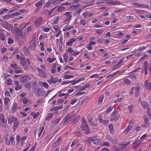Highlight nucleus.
I'll list each match as a JSON object with an SVG mask.
<instances>
[{
  "instance_id": "1",
  "label": "nucleus",
  "mask_w": 151,
  "mask_h": 151,
  "mask_svg": "<svg viewBox=\"0 0 151 151\" xmlns=\"http://www.w3.org/2000/svg\"><path fill=\"white\" fill-rule=\"evenodd\" d=\"M36 37L35 35H34L32 38V40L29 43V48L32 50H34L36 47Z\"/></svg>"
},
{
  "instance_id": "2",
  "label": "nucleus",
  "mask_w": 151,
  "mask_h": 151,
  "mask_svg": "<svg viewBox=\"0 0 151 151\" xmlns=\"http://www.w3.org/2000/svg\"><path fill=\"white\" fill-rule=\"evenodd\" d=\"M74 112L72 111L70 114L67 115L65 118V120L63 122V124L66 125L69 122L70 119L74 115Z\"/></svg>"
},
{
  "instance_id": "3",
  "label": "nucleus",
  "mask_w": 151,
  "mask_h": 151,
  "mask_svg": "<svg viewBox=\"0 0 151 151\" xmlns=\"http://www.w3.org/2000/svg\"><path fill=\"white\" fill-rule=\"evenodd\" d=\"M106 138L107 140L112 142L113 143H115L118 141L117 138L114 139L109 135H106Z\"/></svg>"
},
{
  "instance_id": "4",
  "label": "nucleus",
  "mask_w": 151,
  "mask_h": 151,
  "mask_svg": "<svg viewBox=\"0 0 151 151\" xmlns=\"http://www.w3.org/2000/svg\"><path fill=\"white\" fill-rule=\"evenodd\" d=\"M50 78V79L47 80V82L50 84H54L58 81V79L57 78H53L52 76Z\"/></svg>"
},
{
  "instance_id": "5",
  "label": "nucleus",
  "mask_w": 151,
  "mask_h": 151,
  "mask_svg": "<svg viewBox=\"0 0 151 151\" xmlns=\"http://www.w3.org/2000/svg\"><path fill=\"white\" fill-rule=\"evenodd\" d=\"M118 113L117 111L113 112L111 115V122L116 121L118 119V117L116 116V115Z\"/></svg>"
},
{
  "instance_id": "6",
  "label": "nucleus",
  "mask_w": 151,
  "mask_h": 151,
  "mask_svg": "<svg viewBox=\"0 0 151 151\" xmlns=\"http://www.w3.org/2000/svg\"><path fill=\"white\" fill-rule=\"evenodd\" d=\"M44 91L42 88L39 89L35 93L36 95L38 96H42L44 95Z\"/></svg>"
},
{
  "instance_id": "7",
  "label": "nucleus",
  "mask_w": 151,
  "mask_h": 151,
  "mask_svg": "<svg viewBox=\"0 0 151 151\" xmlns=\"http://www.w3.org/2000/svg\"><path fill=\"white\" fill-rule=\"evenodd\" d=\"M81 128L83 130H85L86 129L89 128L88 125L86 124L84 119H83L82 122Z\"/></svg>"
},
{
  "instance_id": "8",
  "label": "nucleus",
  "mask_w": 151,
  "mask_h": 151,
  "mask_svg": "<svg viewBox=\"0 0 151 151\" xmlns=\"http://www.w3.org/2000/svg\"><path fill=\"white\" fill-rule=\"evenodd\" d=\"M0 24L1 26L5 28H7L10 24L7 23L6 21L0 19Z\"/></svg>"
},
{
  "instance_id": "9",
  "label": "nucleus",
  "mask_w": 151,
  "mask_h": 151,
  "mask_svg": "<svg viewBox=\"0 0 151 151\" xmlns=\"http://www.w3.org/2000/svg\"><path fill=\"white\" fill-rule=\"evenodd\" d=\"M61 118H59L58 119H55L52 122L51 125H50V128H52L56 126L58 123L61 120Z\"/></svg>"
},
{
  "instance_id": "10",
  "label": "nucleus",
  "mask_w": 151,
  "mask_h": 151,
  "mask_svg": "<svg viewBox=\"0 0 151 151\" xmlns=\"http://www.w3.org/2000/svg\"><path fill=\"white\" fill-rule=\"evenodd\" d=\"M55 2V1L53 0H49L44 4L43 7L48 8L51 6L52 4L54 3Z\"/></svg>"
},
{
  "instance_id": "11",
  "label": "nucleus",
  "mask_w": 151,
  "mask_h": 151,
  "mask_svg": "<svg viewBox=\"0 0 151 151\" xmlns=\"http://www.w3.org/2000/svg\"><path fill=\"white\" fill-rule=\"evenodd\" d=\"M45 2L44 0H41L39 1L38 2L36 3L35 4V6L37 7V8H41L42 5Z\"/></svg>"
},
{
  "instance_id": "12",
  "label": "nucleus",
  "mask_w": 151,
  "mask_h": 151,
  "mask_svg": "<svg viewBox=\"0 0 151 151\" xmlns=\"http://www.w3.org/2000/svg\"><path fill=\"white\" fill-rule=\"evenodd\" d=\"M25 35V34L24 32H20L18 33V34H16V38L17 39H18L19 37H21L22 38H24Z\"/></svg>"
},
{
  "instance_id": "13",
  "label": "nucleus",
  "mask_w": 151,
  "mask_h": 151,
  "mask_svg": "<svg viewBox=\"0 0 151 151\" xmlns=\"http://www.w3.org/2000/svg\"><path fill=\"white\" fill-rule=\"evenodd\" d=\"M17 120L16 117L14 116L11 117L8 119V124H10L12 122L14 123Z\"/></svg>"
},
{
  "instance_id": "14",
  "label": "nucleus",
  "mask_w": 151,
  "mask_h": 151,
  "mask_svg": "<svg viewBox=\"0 0 151 151\" xmlns=\"http://www.w3.org/2000/svg\"><path fill=\"white\" fill-rule=\"evenodd\" d=\"M2 18L4 20H8L9 19L13 18V15L12 14H6L2 16Z\"/></svg>"
},
{
  "instance_id": "15",
  "label": "nucleus",
  "mask_w": 151,
  "mask_h": 151,
  "mask_svg": "<svg viewBox=\"0 0 151 151\" xmlns=\"http://www.w3.org/2000/svg\"><path fill=\"white\" fill-rule=\"evenodd\" d=\"M145 124L142 125V126L144 127L145 128H147L150 124V123L149 122V119L148 118H145Z\"/></svg>"
},
{
  "instance_id": "16",
  "label": "nucleus",
  "mask_w": 151,
  "mask_h": 151,
  "mask_svg": "<svg viewBox=\"0 0 151 151\" xmlns=\"http://www.w3.org/2000/svg\"><path fill=\"white\" fill-rule=\"evenodd\" d=\"M24 86L29 91H30L31 89V84L28 82H25L24 84Z\"/></svg>"
},
{
  "instance_id": "17",
  "label": "nucleus",
  "mask_w": 151,
  "mask_h": 151,
  "mask_svg": "<svg viewBox=\"0 0 151 151\" xmlns=\"http://www.w3.org/2000/svg\"><path fill=\"white\" fill-rule=\"evenodd\" d=\"M142 106L145 109L149 107V104L147 102L145 101H142L141 102Z\"/></svg>"
},
{
  "instance_id": "18",
  "label": "nucleus",
  "mask_w": 151,
  "mask_h": 151,
  "mask_svg": "<svg viewBox=\"0 0 151 151\" xmlns=\"http://www.w3.org/2000/svg\"><path fill=\"white\" fill-rule=\"evenodd\" d=\"M92 141L93 142L94 144L96 145L100 144L101 143V140L99 138L96 139H92Z\"/></svg>"
},
{
  "instance_id": "19",
  "label": "nucleus",
  "mask_w": 151,
  "mask_h": 151,
  "mask_svg": "<svg viewBox=\"0 0 151 151\" xmlns=\"http://www.w3.org/2000/svg\"><path fill=\"white\" fill-rule=\"evenodd\" d=\"M74 134H75V136L78 137H81L83 135V134L80 131L75 132L74 133Z\"/></svg>"
},
{
  "instance_id": "20",
  "label": "nucleus",
  "mask_w": 151,
  "mask_h": 151,
  "mask_svg": "<svg viewBox=\"0 0 151 151\" xmlns=\"http://www.w3.org/2000/svg\"><path fill=\"white\" fill-rule=\"evenodd\" d=\"M140 88L139 87H133L132 88V89L134 90H135L136 91V95L137 96L138 95L139 93V91Z\"/></svg>"
},
{
  "instance_id": "21",
  "label": "nucleus",
  "mask_w": 151,
  "mask_h": 151,
  "mask_svg": "<svg viewBox=\"0 0 151 151\" xmlns=\"http://www.w3.org/2000/svg\"><path fill=\"white\" fill-rule=\"evenodd\" d=\"M62 139H61V137H59L57 140L53 144V145L52 146V147H55L56 146L55 145V144H56L57 145H58V143L60 142L61 141Z\"/></svg>"
},
{
  "instance_id": "22",
  "label": "nucleus",
  "mask_w": 151,
  "mask_h": 151,
  "mask_svg": "<svg viewBox=\"0 0 151 151\" xmlns=\"http://www.w3.org/2000/svg\"><path fill=\"white\" fill-rule=\"evenodd\" d=\"M42 19V18L40 17H39L34 22V23L35 24H38L40 23Z\"/></svg>"
},
{
  "instance_id": "23",
  "label": "nucleus",
  "mask_w": 151,
  "mask_h": 151,
  "mask_svg": "<svg viewBox=\"0 0 151 151\" xmlns=\"http://www.w3.org/2000/svg\"><path fill=\"white\" fill-rule=\"evenodd\" d=\"M7 120L6 119L0 121L1 126L4 127L6 126Z\"/></svg>"
},
{
  "instance_id": "24",
  "label": "nucleus",
  "mask_w": 151,
  "mask_h": 151,
  "mask_svg": "<svg viewBox=\"0 0 151 151\" xmlns=\"http://www.w3.org/2000/svg\"><path fill=\"white\" fill-rule=\"evenodd\" d=\"M63 106H55L52 108L51 109V110L52 111H54L56 110H57L59 109H62Z\"/></svg>"
},
{
  "instance_id": "25",
  "label": "nucleus",
  "mask_w": 151,
  "mask_h": 151,
  "mask_svg": "<svg viewBox=\"0 0 151 151\" xmlns=\"http://www.w3.org/2000/svg\"><path fill=\"white\" fill-rule=\"evenodd\" d=\"M63 15L66 16L67 18H71L72 17L71 14L69 12H66L63 13Z\"/></svg>"
},
{
  "instance_id": "26",
  "label": "nucleus",
  "mask_w": 151,
  "mask_h": 151,
  "mask_svg": "<svg viewBox=\"0 0 151 151\" xmlns=\"http://www.w3.org/2000/svg\"><path fill=\"white\" fill-rule=\"evenodd\" d=\"M18 122L17 120L14 123V125L13 126L12 129L14 130V131H15L16 129L18 126Z\"/></svg>"
},
{
  "instance_id": "27",
  "label": "nucleus",
  "mask_w": 151,
  "mask_h": 151,
  "mask_svg": "<svg viewBox=\"0 0 151 151\" xmlns=\"http://www.w3.org/2000/svg\"><path fill=\"white\" fill-rule=\"evenodd\" d=\"M10 66L15 69H18L19 68L17 66V63H14L13 64H11Z\"/></svg>"
},
{
  "instance_id": "28",
  "label": "nucleus",
  "mask_w": 151,
  "mask_h": 151,
  "mask_svg": "<svg viewBox=\"0 0 151 151\" xmlns=\"http://www.w3.org/2000/svg\"><path fill=\"white\" fill-rule=\"evenodd\" d=\"M27 80V79L24 75L20 79V81L22 83L25 82Z\"/></svg>"
},
{
  "instance_id": "29",
  "label": "nucleus",
  "mask_w": 151,
  "mask_h": 151,
  "mask_svg": "<svg viewBox=\"0 0 151 151\" xmlns=\"http://www.w3.org/2000/svg\"><path fill=\"white\" fill-rule=\"evenodd\" d=\"M65 9V7L63 6H59L57 9V10L58 12H61L64 10Z\"/></svg>"
},
{
  "instance_id": "30",
  "label": "nucleus",
  "mask_w": 151,
  "mask_h": 151,
  "mask_svg": "<svg viewBox=\"0 0 151 151\" xmlns=\"http://www.w3.org/2000/svg\"><path fill=\"white\" fill-rule=\"evenodd\" d=\"M104 98V95H102L101 96L100 99L99 100L98 102V105L100 104L103 101V100Z\"/></svg>"
},
{
  "instance_id": "31",
  "label": "nucleus",
  "mask_w": 151,
  "mask_h": 151,
  "mask_svg": "<svg viewBox=\"0 0 151 151\" xmlns=\"http://www.w3.org/2000/svg\"><path fill=\"white\" fill-rule=\"evenodd\" d=\"M15 86V90L16 91H18L22 88V86L20 84L16 85Z\"/></svg>"
},
{
  "instance_id": "32",
  "label": "nucleus",
  "mask_w": 151,
  "mask_h": 151,
  "mask_svg": "<svg viewBox=\"0 0 151 151\" xmlns=\"http://www.w3.org/2000/svg\"><path fill=\"white\" fill-rule=\"evenodd\" d=\"M44 129V127L43 126L40 127V130H39L40 132L38 134V137H40V136L42 131H43Z\"/></svg>"
},
{
  "instance_id": "33",
  "label": "nucleus",
  "mask_w": 151,
  "mask_h": 151,
  "mask_svg": "<svg viewBox=\"0 0 151 151\" xmlns=\"http://www.w3.org/2000/svg\"><path fill=\"white\" fill-rule=\"evenodd\" d=\"M17 107V104L16 103H14L12 106V109L13 111H15Z\"/></svg>"
},
{
  "instance_id": "34",
  "label": "nucleus",
  "mask_w": 151,
  "mask_h": 151,
  "mask_svg": "<svg viewBox=\"0 0 151 151\" xmlns=\"http://www.w3.org/2000/svg\"><path fill=\"white\" fill-rule=\"evenodd\" d=\"M57 8V7L56 6L53 8L49 12H48V14L49 15H50L52 12H55L56 9Z\"/></svg>"
},
{
  "instance_id": "35",
  "label": "nucleus",
  "mask_w": 151,
  "mask_h": 151,
  "mask_svg": "<svg viewBox=\"0 0 151 151\" xmlns=\"http://www.w3.org/2000/svg\"><path fill=\"white\" fill-rule=\"evenodd\" d=\"M74 77L72 75H65L64 76V78L65 79H69L71 78H73Z\"/></svg>"
},
{
  "instance_id": "36",
  "label": "nucleus",
  "mask_w": 151,
  "mask_h": 151,
  "mask_svg": "<svg viewBox=\"0 0 151 151\" xmlns=\"http://www.w3.org/2000/svg\"><path fill=\"white\" fill-rule=\"evenodd\" d=\"M53 114L52 113H49L48 114V116L46 117L45 119L46 120H48L50 119L52 116Z\"/></svg>"
},
{
  "instance_id": "37",
  "label": "nucleus",
  "mask_w": 151,
  "mask_h": 151,
  "mask_svg": "<svg viewBox=\"0 0 151 151\" xmlns=\"http://www.w3.org/2000/svg\"><path fill=\"white\" fill-rule=\"evenodd\" d=\"M133 122L132 120H130L129 122V124L128 126H129V128L130 129H131L133 126Z\"/></svg>"
},
{
  "instance_id": "38",
  "label": "nucleus",
  "mask_w": 151,
  "mask_h": 151,
  "mask_svg": "<svg viewBox=\"0 0 151 151\" xmlns=\"http://www.w3.org/2000/svg\"><path fill=\"white\" fill-rule=\"evenodd\" d=\"M63 59L65 62H66L67 61V56L66 54V53H64L63 54Z\"/></svg>"
},
{
  "instance_id": "39",
  "label": "nucleus",
  "mask_w": 151,
  "mask_h": 151,
  "mask_svg": "<svg viewBox=\"0 0 151 151\" xmlns=\"http://www.w3.org/2000/svg\"><path fill=\"white\" fill-rule=\"evenodd\" d=\"M86 21L85 20L83 19H82L81 20L80 23L82 24V26H85L86 24Z\"/></svg>"
},
{
  "instance_id": "40",
  "label": "nucleus",
  "mask_w": 151,
  "mask_h": 151,
  "mask_svg": "<svg viewBox=\"0 0 151 151\" xmlns=\"http://www.w3.org/2000/svg\"><path fill=\"white\" fill-rule=\"evenodd\" d=\"M47 60L48 61H49V62L50 63H51L54 61L55 60V58H53L50 59V57H49L47 58Z\"/></svg>"
},
{
  "instance_id": "41",
  "label": "nucleus",
  "mask_w": 151,
  "mask_h": 151,
  "mask_svg": "<svg viewBox=\"0 0 151 151\" xmlns=\"http://www.w3.org/2000/svg\"><path fill=\"white\" fill-rule=\"evenodd\" d=\"M42 85L43 87H44L46 89H47L48 88L49 85L48 84L45 82H44L42 83Z\"/></svg>"
},
{
  "instance_id": "42",
  "label": "nucleus",
  "mask_w": 151,
  "mask_h": 151,
  "mask_svg": "<svg viewBox=\"0 0 151 151\" xmlns=\"http://www.w3.org/2000/svg\"><path fill=\"white\" fill-rule=\"evenodd\" d=\"M103 30L101 29H97L95 31V32L97 33L98 34H100L102 33H103Z\"/></svg>"
},
{
  "instance_id": "43",
  "label": "nucleus",
  "mask_w": 151,
  "mask_h": 151,
  "mask_svg": "<svg viewBox=\"0 0 151 151\" xmlns=\"http://www.w3.org/2000/svg\"><path fill=\"white\" fill-rule=\"evenodd\" d=\"M68 95V93H60L59 95V97H62L64 96H67Z\"/></svg>"
},
{
  "instance_id": "44",
  "label": "nucleus",
  "mask_w": 151,
  "mask_h": 151,
  "mask_svg": "<svg viewBox=\"0 0 151 151\" xmlns=\"http://www.w3.org/2000/svg\"><path fill=\"white\" fill-rule=\"evenodd\" d=\"M28 101L27 98L24 97L23 100V103L24 104H27L28 103Z\"/></svg>"
},
{
  "instance_id": "45",
  "label": "nucleus",
  "mask_w": 151,
  "mask_h": 151,
  "mask_svg": "<svg viewBox=\"0 0 151 151\" xmlns=\"http://www.w3.org/2000/svg\"><path fill=\"white\" fill-rule=\"evenodd\" d=\"M4 104H8V102L10 100V99L8 98H4Z\"/></svg>"
},
{
  "instance_id": "46",
  "label": "nucleus",
  "mask_w": 151,
  "mask_h": 151,
  "mask_svg": "<svg viewBox=\"0 0 151 151\" xmlns=\"http://www.w3.org/2000/svg\"><path fill=\"white\" fill-rule=\"evenodd\" d=\"M131 129L129 128V126H128L127 127L126 129L124 131L123 133L125 134H127Z\"/></svg>"
},
{
  "instance_id": "47",
  "label": "nucleus",
  "mask_w": 151,
  "mask_h": 151,
  "mask_svg": "<svg viewBox=\"0 0 151 151\" xmlns=\"http://www.w3.org/2000/svg\"><path fill=\"white\" fill-rule=\"evenodd\" d=\"M79 52L76 50H73V52L72 53V55H76L78 54Z\"/></svg>"
},
{
  "instance_id": "48",
  "label": "nucleus",
  "mask_w": 151,
  "mask_h": 151,
  "mask_svg": "<svg viewBox=\"0 0 151 151\" xmlns=\"http://www.w3.org/2000/svg\"><path fill=\"white\" fill-rule=\"evenodd\" d=\"M128 108L129 109L130 111H132L133 109H134V106L133 105H131L128 106Z\"/></svg>"
},
{
  "instance_id": "49",
  "label": "nucleus",
  "mask_w": 151,
  "mask_h": 151,
  "mask_svg": "<svg viewBox=\"0 0 151 151\" xmlns=\"http://www.w3.org/2000/svg\"><path fill=\"white\" fill-rule=\"evenodd\" d=\"M39 115V112H37L33 115V118L34 119L37 118Z\"/></svg>"
},
{
  "instance_id": "50",
  "label": "nucleus",
  "mask_w": 151,
  "mask_h": 151,
  "mask_svg": "<svg viewBox=\"0 0 151 151\" xmlns=\"http://www.w3.org/2000/svg\"><path fill=\"white\" fill-rule=\"evenodd\" d=\"M5 119L4 115L2 114H0V121Z\"/></svg>"
},
{
  "instance_id": "51",
  "label": "nucleus",
  "mask_w": 151,
  "mask_h": 151,
  "mask_svg": "<svg viewBox=\"0 0 151 151\" xmlns=\"http://www.w3.org/2000/svg\"><path fill=\"white\" fill-rule=\"evenodd\" d=\"M113 107L110 106L109 108L106 111V112L107 114H108L109 112L111 111Z\"/></svg>"
},
{
  "instance_id": "52",
  "label": "nucleus",
  "mask_w": 151,
  "mask_h": 151,
  "mask_svg": "<svg viewBox=\"0 0 151 151\" xmlns=\"http://www.w3.org/2000/svg\"><path fill=\"white\" fill-rule=\"evenodd\" d=\"M124 82L126 84H129L131 83V81L129 80L126 78L124 80Z\"/></svg>"
},
{
  "instance_id": "53",
  "label": "nucleus",
  "mask_w": 151,
  "mask_h": 151,
  "mask_svg": "<svg viewBox=\"0 0 151 151\" xmlns=\"http://www.w3.org/2000/svg\"><path fill=\"white\" fill-rule=\"evenodd\" d=\"M14 41L10 37L8 38V43L9 44H10L13 43Z\"/></svg>"
},
{
  "instance_id": "54",
  "label": "nucleus",
  "mask_w": 151,
  "mask_h": 151,
  "mask_svg": "<svg viewBox=\"0 0 151 151\" xmlns=\"http://www.w3.org/2000/svg\"><path fill=\"white\" fill-rule=\"evenodd\" d=\"M77 140H74L72 143L71 145V147H73L74 145H75L77 142Z\"/></svg>"
},
{
  "instance_id": "55",
  "label": "nucleus",
  "mask_w": 151,
  "mask_h": 151,
  "mask_svg": "<svg viewBox=\"0 0 151 151\" xmlns=\"http://www.w3.org/2000/svg\"><path fill=\"white\" fill-rule=\"evenodd\" d=\"M109 122V120H102L101 122H102L103 124H108Z\"/></svg>"
},
{
  "instance_id": "56",
  "label": "nucleus",
  "mask_w": 151,
  "mask_h": 151,
  "mask_svg": "<svg viewBox=\"0 0 151 151\" xmlns=\"http://www.w3.org/2000/svg\"><path fill=\"white\" fill-rule=\"evenodd\" d=\"M22 31L19 28H17L15 30V32L16 34H18Z\"/></svg>"
},
{
  "instance_id": "57",
  "label": "nucleus",
  "mask_w": 151,
  "mask_h": 151,
  "mask_svg": "<svg viewBox=\"0 0 151 151\" xmlns=\"http://www.w3.org/2000/svg\"><path fill=\"white\" fill-rule=\"evenodd\" d=\"M78 99H76L74 100H72L71 101L70 104L71 105L75 103L77 101Z\"/></svg>"
},
{
  "instance_id": "58",
  "label": "nucleus",
  "mask_w": 151,
  "mask_h": 151,
  "mask_svg": "<svg viewBox=\"0 0 151 151\" xmlns=\"http://www.w3.org/2000/svg\"><path fill=\"white\" fill-rule=\"evenodd\" d=\"M85 131V133L86 134H88L90 133L91 132L89 129V128H88L87 129H86L85 130H84Z\"/></svg>"
},
{
  "instance_id": "59",
  "label": "nucleus",
  "mask_w": 151,
  "mask_h": 151,
  "mask_svg": "<svg viewBox=\"0 0 151 151\" xmlns=\"http://www.w3.org/2000/svg\"><path fill=\"white\" fill-rule=\"evenodd\" d=\"M53 28L55 31H58L60 29L58 25L55 26L53 27Z\"/></svg>"
},
{
  "instance_id": "60",
  "label": "nucleus",
  "mask_w": 151,
  "mask_h": 151,
  "mask_svg": "<svg viewBox=\"0 0 151 151\" xmlns=\"http://www.w3.org/2000/svg\"><path fill=\"white\" fill-rule=\"evenodd\" d=\"M16 138H17V143H18L20 141V137L19 136V135H17L16 136Z\"/></svg>"
},
{
  "instance_id": "61",
  "label": "nucleus",
  "mask_w": 151,
  "mask_h": 151,
  "mask_svg": "<svg viewBox=\"0 0 151 151\" xmlns=\"http://www.w3.org/2000/svg\"><path fill=\"white\" fill-rule=\"evenodd\" d=\"M134 5L135 6H137L139 7H142V4H139L138 3H134Z\"/></svg>"
},
{
  "instance_id": "62",
  "label": "nucleus",
  "mask_w": 151,
  "mask_h": 151,
  "mask_svg": "<svg viewBox=\"0 0 151 151\" xmlns=\"http://www.w3.org/2000/svg\"><path fill=\"white\" fill-rule=\"evenodd\" d=\"M4 108L6 110H7L9 109L8 104H4Z\"/></svg>"
},
{
  "instance_id": "63",
  "label": "nucleus",
  "mask_w": 151,
  "mask_h": 151,
  "mask_svg": "<svg viewBox=\"0 0 151 151\" xmlns=\"http://www.w3.org/2000/svg\"><path fill=\"white\" fill-rule=\"evenodd\" d=\"M87 14H88V12H86L83 13L82 14V15L84 16V17L85 18H86L87 17Z\"/></svg>"
},
{
  "instance_id": "64",
  "label": "nucleus",
  "mask_w": 151,
  "mask_h": 151,
  "mask_svg": "<svg viewBox=\"0 0 151 151\" xmlns=\"http://www.w3.org/2000/svg\"><path fill=\"white\" fill-rule=\"evenodd\" d=\"M68 52L70 53H72L73 52V50L71 47H69L68 49Z\"/></svg>"
}]
</instances>
